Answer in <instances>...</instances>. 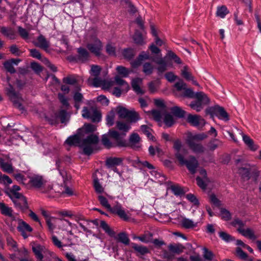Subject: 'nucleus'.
I'll return each instance as SVG.
<instances>
[{
  "label": "nucleus",
  "instance_id": "1",
  "mask_svg": "<svg viewBox=\"0 0 261 261\" xmlns=\"http://www.w3.org/2000/svg\"><path fill=\"white\" fill-rule=\"evenodd\" d=\"M125 134H120L118 132L111 129L107 134L101 136V144L107 149L119 147H124L127 145L124 138Z\"/></svg>",
  "mask_w": 261,
  "mask_h": 261
},
{
  "label": "nucleus",
  "instance_id": "2",
  "mask_svg": "<svg viewBox=\"0 0 261 261\" xmlns=\"http://www.w3.org/2000/svg\"><path fill=\"white\" fill-rule=\"evenodd\" d=\"M99 142V138L97 135L91 134L88 135L83 139L81 144V148L83 149V153L86 155H91L94 150L92 147L93 145H96Z\"/></svg>",
  "mask_w": 261,
  "mask_h": 261
},
{
  "label": "nucleus",
  "instance_id": "3",
  "mask_svg": "<svg viewBox=\"0 0 261 261\" xmlns=\"http://www.w3.org/2000/svg\"><path fill=\"white\" fill-rule=\"evenodd\" d=\"M29 184L35 189H41L43 193L52 192L53 188L51 185H46V181L43 177L39 175H34L30 177Z\"/></svg>",
  "mask_w": 261,
  "mask_h": 261
},
{
  "label": "nucleus",
  "instance_id": "4",
  "mask_svg": "<svg viewBox=\"0 0 261 261\" xmlns=\"http://www.w3.org/2000/svg\"><path fill=\"white\" fill-rule=\"evenodd\" d=\"M100 226L106 233L111 237H114L118 242L123 243L125 245H129L130 240L125 232H121L116 236L115 232L110 227L105 221H100Z\"/></svg>",
  "mask_w": 261,
  "mask_h": 261
},
{
  "label": "nucleus",
  "instance_id": "5",
  "mask_svg": "<svg viewBox=\"0 0 261 261\" xmlns=\"http://www.w3.org/2000/svg\"><path fill=\"white\" fill-rule=\"evenodd\" d=\"M185 155L177 154V161L181 166L185 165L192 174H195L199 165L197 160L193 155H190L188 159L187 160L185 159Z\"/></svg>",
  "mask_w": 261,
  "mask_h": 261
},
{
  "label": "nucleus",
  "instance_id": "6",
  "mask_svg": "<svg viewBox=\"0 0 261 261\" xmlns=\"http://www.w3.org/2000/svg\"><path fill=\"white\" fill-rule=\"evenodd\" d=\"M238 173L243 181H248L251 178L256 181L259 176L258 172L256 170L252 169L249 165L239 168Z\"/></svg>",
  "mask_w": 261,
  "mask_h": 261
},
{
  "label": "nucleus",
  "instance_id": "7",
  "mask_svg": "<svg viewBox=\"0 0 261 261\" xmlns=\"http://www.w3.org/2000/svg\"><path fill=\"white\" fill-rule=\"evenodd\" d=\"M205 113L206 114L210 115L211 117L216 116L219 119L225 121H227L229 120L228 114L223 107H220L219 105L208 107L205 110Z\"/></svg>",
  "mask_w": 261,
  "mask_h": 261
},
{
  "label": "nucleus",
  "instance_id": "8",
  "mask_svg": "<svg viewBox=\"0 0 261 261\" xmlns=\"http://www.w3.org/2000/svg\"><path fill=\"white\" fill-rule=\"evenodd\" d=\"M77 54L74 56H69L68 60L70 62L85 63L89 60L90 55L87 49L80 47L76 49Z\"/></svg>",
  "mask_w": 261,
  "mask_h": 261
},
{
  "label": "nucleus",
  "instance_id": "9",
  "mask_svg": "<svg viewBox=\"0 0 261 261\" xmlns=\"http://www.w3.org/2000/svg\"><path fill=\"white\" fill-rule=\"evenodd\" d=\"M15 207L22 213H25L29 209L27 198L21 193H15L14 196L10 197Z\"/></svg>",
  "mask_w": 261,
  "mask_h": 261
},
{
  "label": "nucleus",
  "instance_id": "10",
  "mask_svg": "<svg viewBox=\"0 0 261 261\" xmlns=\"http://www.w3.org/2000/svg\"><path fill=\"white\" fill-rule=\"evenodd\" d=\"M117 113L120 118L126 119L129 122H136L140 119L136 112L129 111L123 107H117Z\"/></svg>",
  "mask_w": 261,
  "mask_h": 261
},
{
  "label": "nucleus",
  "instance_id": "11",
  "mask_svg": "<svg viewBox=\"0 0 261 261\" xmlns=\"http://www.w3.org/2000/svg\"><path fill=\"white\" fill-rule=\"evenodd\" d=\"M7 94L15 107L20 110H23V107L20 102L19 93L16 92L12 86H10L7 89Z\"/></svg>",
  "mask_w": 261,
  "mask_h": 261
},
{
  "label": "nucleus",
  "instance_id": "12",
  "mask_svg": "<svg viewBox=\"0 0 261 261\" xmlns=\"http://www.w3.org/2000/svg\"><path fill=\"white\" fill-rule=\"evenodd\" d=\"M139 135L137 133H133L129 136L128 142L126 140L127 145L124 147H130L133 149L138 150L141 147Z\"/></svg>",
  "mask_w": 261,
  "mask_h": 261
},
{
  "label": "nucleus",
  "instance_id": "13",
  "mask_svg": "<svg viewBox=\"0 0 261 261\" xmlns=\"http://www.w3.org/2000/svg\"><path fill=\"white\" fill-rule=\"evenodd\" d=\"M84 118L90 119L92 122H98L101 120V114L96 110H94L91 114L87 107H85L82 111Z\"/></svg>",
  "mask_w": 261,
  "mask_h": 261
},
{
  "label": "nucleus",
  "instance_id": "14",
  "mask_svg": "<svg viewBox=\"0 0 261 261\" xmlns=\"http://www.w3.org/2000/svg\"><path fill=\"white\" fill-rule=\"evenodd\" d=\"M110 212L117 215L123 221H127L129 219V216L127 215L122 205L119 203H117V204L113 206Z\"/></svg>",
  "mask_w": 261,
  "mask_h": 261
},
{
  "label": "nucleus",
  "instance_id": "15",
  "mask_svg": "<svg viewBox=\"0 0 261 261\" xmlns=\"http://www.w3.org/2000/svg\"><path fill=\"white\" fill-rule=\"evenodd\" d=\"M187 121L191 125L196 127H202L205 124L204 119L197 115L189 114L187 116Z\"/></svg>",
  "mask_w": 261,
  "mask_h": 261
},
{
  "label": "nucleus",
  "instance_id": "16",
  "mask_svg": "<svg viewBox=\"0 0 261 261\" xmlns=\"http://www.w3.org/2000/svg\"><path fill=\"white\" fill-rule=\"evenodd\" d=\"M102 47V43L99 39H96L93 43H88L87 45L88 49L97 57L100 55Z\"/></svg>",
  "mask_w": 261,
  "mask_h": 261
},
{
  "label": "nucleus",
  "instance_id": "17",
  "mask_svg": "<svg viewBox=\"0 0 261 261\" xmlns=\"http://www.w3.org/2000/svg\"><path fill=\"white\" fill-rule=\"evenodd\" d=\"M17 229L24 239H27L28 237L27 232H32L33 231V228L22 219L18 220V225Z\"/></svg>",
  "mask_w": 261,
  "mask_h": 261
},
{
  "label": "nucleus",
  "instance_id": "18",
  "mask_svg": "<svg viewBox=\"0 0 261 261\" xmlns=\"http://www.w3.org/2000/svg\"><path fill=\"white\" fill-rule=\"evenodd\" d=\"M34 44L35 46L43 49L46 52H48V48L50 46L49 41L42 34L37 37L36 42H35Z\"/></svg>",
  "mask_w": 261,
  "mask_h": 261
},
{
  "label": "nucleus",
  "instance_id": "19",
  "mask_svg": "<svg viewBox=\"0 0 261 261\" xmlns=\"http://www.w3.org/2000/svg\"><path fill=\"white\" fill-rule=\"evenodd\" d=\"M82 136L77 133L76 134L69 136L65 141V143L67 144L70 146H79L81 147V144L82 143L81 138Z\"/></svg>",
  "mask_w": 261,
  "mask_h": 261
},
{
  "label": "nucleus",
  "instance_id": "20",
  "mask_svg": "<svg viewBox=\"0 0 261 261\" xmlns=\"http://www.w3.org/2000/svg\"><path fill=\"white\" fill-rule=\"evenodd\" d=\"M187 143L193 152L196 153H202L205 151V148L200 143H197L192 140H187Z\"/></svg>",
  "mask_w": 261,
  "mask_h": 261
},
{
  "label": "nucleus",
  "instance_id": "21",
  "mask_svg": "<svg viewBox=\"0 0 261 261\" xmlns=\"http://www.w3.org/2000/svg\"><path fill=\"white\" fill-rule=\"evenodd\" d=\"M0 212L2 215L11 218L12 220H15V217L13 214V211L12 207L8 206L4 202H0Z\"/></svg>",
  "mask_w": 261,
  "mask_h": 261
},
{
  "label": "nucleus",
  "instance_id": "22",
  "mask_svg": "<svg viewBox=\"0 0 261 261\" xmlns=\"http://www.w3.org/2000/svg\"><path fill=\"white\" fill-rule=\"evenodd\" d=\"M96 130V127L91 123H85L83 126L77 129L78 133L80 134L82 137L86 134H93Z\"/></svg>",
  "mask_w": 261,
  "mask_h": 261
},
{
  "label": "nucleus",
  "instance_id": "23",
  "mask_svg": "<svg viewBox=\"0 0 261 261\" xmlns=\"http://www.w3.org/2000/svg\"><path fill=\"white\" fill-rule=\"evenodd\" d=\"M45 248L44 246L37 244L32 247L33 252L34 253L37 261H44L43 260L44 256L43 253L45 252Z\"/></svg>",
  "mask_w": 261,
  "mask_h": 261
},
{
  "label": "nucleus",
  "instance_id": "24",
  "mask_svg": "<svg viewBox=\"0 0 261 261\" xmlns=\"http://www.w3.org/2000/svg\"><path fill=\"white\" fill-rule=\"evenodd\" d=\"M154 62L159 65L156 68L159 75H162L167 70V63L163 58L156 57V59L154 60Z\"/></svg>",
  "mask_w": 261,
  "mask_h": 261
},
{
  "label": "nucleus",
  "instance_id": "25",
  "mask_svg": "<svg viewBox=\"0 0 261 261\" xmlns=\"http://www.w3.org/2000/svg\"><path fill=\"white\" fill-rule=\"evenodd\" d=\"M0 32L5 37L11 40H14L16 39V32L11 27H2L0 28Z\"/></svg>",
  "mask_w": 261,
  "mask_h": 261
},
{
  "label": "nucleus",
  "instance_id": "26",
  "mask_svg": "<svg viewBox=\"0 0 261 261\" xmlns=\"http://www.w3.org/2000/svg\"><path fill=\"white\" fill-rule=\"evenodd\" d=\"M242 134L243 140L248 148L251 151H254L256 150L258 146L254 143L253 140L249 136L243 133H242Z\"/></svg>",
  "mask_w": 261,
  "mask_h": 261
},
{
  "label": "nucleus",
  "instance_id": "27",
  "mask_svg": "<svg viewBox=\"0 0 261 261\" xmlns=\"http://www.w3.org/2000/svg\"><path fill=\"white\" fill-rule=\"evenodd\" d=\"M123 159L120 158L110 157L106 161V165L108 168H112L122 163Z\"/></svg>",
  "mask_w": 261,
  "mask_h": 261
},
{
  "label": "nucleus",
  "instance_id": "28",
  "mask_svg": "<svg viewBox=\"0 0 261 261\" xmlns=\"http://www.w3.org/2000/svg\"><path fill=\"white\" fill-rule=\"evenodd\" d=\"M237 231L243 236L248 238L249 239L254 240L257 238L256 236L254 234V231L250 228H247V229H237Z\"/></svg>",
  "mask_w": 261,
  "mask_h": 261
},
{
  "label": "nucleus",
  "instance_id": "29",
  "mask_svg": "<svg viewBox=\"0 0 261 261\" xmlns=\"http://www.w3.org/2000/svg\"><path fill=\"white\" fill-rule=\"evenodd\" d=\"M116 128L120 131L122 132L120 134H125L128 132L131 128L129 122H124L121 121H117L116 123Z\"/></svg>",
  "mask_w": 261,
  "mask_h": 261
},
{
  "label": "nucleus",
  "instance_id": "30",
  "mask_svg": "<svg viewBox=\"0 0 261 261\" xmlns=\"http://www.w3.org/2000/svg\"><path fill=\"white\" fill-rule=\"evenodd\" d=\"M169 251L173 254H180L181 253L185 247L181 244H170L168 246Z\"/></svg>",
  "mask_w": 261,
  "mask_h": 261
},
{
  "label": "nucleus",
  "instance_id": "31",
  "mask_svg": "<svg viewBox=\"0 0 261 261\" xmlns=\"http://www.w3.org/2000/svg\"><path fill=\"white\" fill-rule=\"evenodd\" d=\"M181 143L180 140H176L174 142L173 148L175 150V156L177 159V154L186 155L187 153V150L185 148L181 149Z\"/></svg>",
  "mask_w": 261,
  "mask_h": 261
},
{
  "label": "nucleus",
  "instance_id": "32",
  "mask_svg": "<svg viewBox=\"0 0 261 261\" xmlns=\"http://www.w3.org/2000/svg\"><path fill=\"white\" fill-rule=\"evenodd\" d=\"M194 98H195L196 100L204 106L207 105L210 102L209 98L203 92H196Z\"/></svg>",
  "mask_w": 261,
  "mask_h": 261
},
{
  "label": "nucleus",
  "instance_id": "33",
  "mask_svg": "<svg viewBox=\"0 0 261 261\" xmlns=\"http://www.w3.org/2000/svg\"><path fill=\"white\" fill-rule=\"evenodd\" d=\"M92 85L95 87H99L102 86L109 88L110 86L109 83L102 80L99 76H95L92 79Z\"/></svg>",
  "mask_w": 261,
  "mask_h": 261
},
{
  "label": "nucleus",
  "instance_id": "34",
  "mask_svg": "<svg viewBox=\"0 0 261 261\" xmlns=\"http://www.w3.org/2000/svg\"><path fill=\"white\" fill-rule=\"evenodd\" d=\"M140 82H141V80L139 78L133 80L132 82V87L133 90L137 94L142 95L144 93V92L139 86Z\"/></svg>",
  "mask_w": 261,
  "mask_h": 261
},
{
  "label": "nucleus",
  "instance_id": "35",
  "mask_svg": "<svg viewBox=\"0 0 261 261\" xmlns=\"http://www.w3.org/2000/svg\"><path fill=\"white\" fill-rule=\"evenodd\" d=\"M131 246L136 252L139 253L141 255H145L149 252L146 246L138 245L135 243H132Z\"/></svg>",
  "mask_w": 261,
  "mask_h": 261
},
{
  "label": "nucleus",
  "instance_id": "36",
  "mask_svg": "<svg viewBox=\"0 0 261 261\" xmlns=\"http://www.w3.org/2000/svg\"><path fill=\"white\" fill-rule=\"evenodd\" d=\"M170 110L174 116L179 118H184L186 113L185 111L182 110L178 106L173 107Z\"/></svg>",
  "mask_w": 261,
  "mask_h": 261
},
{
  "label": "nucleus",
  "instance_id": "37",
  "mask_svg": "<svg viewBox=\"0 0 261 261\" xmlns=\"http://www.w3.org/2000/svg\"><path fill=\"white\" fill-rule=\"evenodd\" d=\"M222 144V142L221 141L214 139L208 143L207 146L210 150L214 151Z\"/></svg>",
  "mask_w": 261,
  "mask_h": 261
},
{
  "label": "nucleus",
  "instance_id": "38",
  "mask_svg": "<svg viewBox=\"0 0 261 261\" xmlns=\"http://www.w3.org/2000/svg\"><path fill=\"white\" fill-rule=\"evenodd\" d=\"M170 189L172 193L176 196H182L186 193L183 188L178 185H172L170 187Z\"/></svg>",
  "mask_w": 261,
  "mask_h": 261
},
{
  "label": "nucleus",
  "instance_id": "39",
  "mask_svg": "<svg viewBox=\"0 0 261 261\" xmlns=\"http://www.w3.org/2000/svg\"><path fill=\"white\" fill-rule=\"evenodd\" d=\"M229 13L227 7L223 5L221 7H218L216 12V15L222 18H223Z\"/></svg>",
  "mask_w": 261,
  "mask_h": 261
},
{
  "label": "nucleus",
  "instance_id": "40",
  "mask_svg": "<svg viewBox=\"0 0 261 261\" xmlns=\"http://www.w3.org/2000/svg\"><path fill=\"white\" fill-rule=\"evenodd\" d=\"M97 199L100 204L103 207L107 208L110 212L112 210V207L109 203L108 199L101 195L97 196Z\"/></svg>",
  "mask_w": 261,
  "mask_h": 261
},
{
  "label": "nucleus",
  "instance_id": "41",
  "mask_svg": "<svg viewBox=\"0 0 261 261\" xmlns=\"http://www.w3.org/2000/svg\"><path fill=\"white\" fill-rule=\"evenodd\" d=\"M133 39L134 42L138 44L143 45L144 42L142 33L138 30H136L134 35Z\"/></svg>",
  "mask_w": 261,
  "mask_h": 261
},
{
  "label": "nucleus",
  "instance_id": "42",
  "mask_svg": "<svg viewBox=\"0 0 261 261\" xmlns=\"http://www.w3.org/2000/svg\"><path fill=\"white\" fill-rule=\"evenodd\" d=\"M219 237L224 241L225 242L228 243L235 240L234 237L230 235L229 234L224 232L220 231L219 232Z\"/></svg>",
  "mask_w": 261,
  "mask_h": 261
},
{
  "label": "nucleus",
  "instance_id": "43",
  "mask_svg": "<svg viewBox=\"0 0 261 261\" xmlns=\"http://www.w3.org/2000/svg\"><path fill=\"white\" fill-rule=\"evenodd\" d=\"M93 187L96 193L97 194H101L104 192V188L100 184L97 178H96L93 180Z\"/></svg>",
  "mask_w": 261,
  "mask_h": 261
},
{
  "label": "nucleus",
  "instance_id": "44",
  "mask_svg": "<svg viewBox=\"0 0 261 261\" xmlns=\"http://www.w3.org/2000/svg\"><path fill=\"white\" fill-rule=\"evenodd\" d=\"M153 66L151 63L146 62L143 64V71L146 75H149L151 74L153 72Z\"/></svg>",
  "mask_w": 261,
  "mask_h": 261
},
{
  "label": "nucleus",
  "instance_id": "45",
  "mask_svg": "<svg viewBox=\"0 0 261 261\" xmlns=\"http://www.w3.org/2000/svg\"><path fill=\"white\" fill-rule=\"evenodd\" d=\"M3 65L7 72H9L11 74H13L16 72L15 69L13 67L12 63L9 60H7L4 62Z\"/></svg>",
  "mask_w": 261,
  "mask_h": 261
},
{
  "label": "nucleus",
  "instance_id": "46",
  "mask_svg": "<svg viewBox=\"0 0 261 261\" xmlns=\"http://www.w3.org/2000/svg\"><path fill=\"white\" fill-rule=\"evenodd\" d=\"M63 82L66 84L75 85L77 83V80L74 75H69L63 79Z\"/></svg>",
  "mask_w": 261,
  "mask_h": 261
},
{
  "label": "nucleus",
  "instance_id": "47",
  "mask_svg": "<svg viewBox=\"0 0 261 261\" xmlns=\"http://www.w3.org/2000/svg\"><path fill=\"white\" fill-rule=\"evenodd\" d=\"M101 70V67L96 65H92L91 66V70L90 73L93 76H99Z\"/></svg>",
  "mask_w": 261,
  "mask_h": 261
},
{
  "label": "nucleus",
  "instance_id": "48",
  "mask_svg": "<svg viewBox=\"0 0 261 261\" xmlns=\"http://www.w3.org/2000/svg\"><path fill=\"white\" fill-rule=\"evenodd\" d=\"M181 222L182 226L187 229L193 228L196 226L191 220L186 218H183Z\"/></svg>",
  "mask_w": 261,
  "mask_h": 261
},
{
  "label": "nucleus",
  "instance_id": "49",
  "mask_svg": "<svg viewBox=\"0 0 261 261\" xmlns=\"http://www.w3.org/2000/svg\"><path fill=\"white\" fill-rule=\"evenodd\" d=\"M115 113L113 111H110L106 116L107 124L112 126L114 124Z\"/></svg>",
  "mask_w": 261,
  "mask_h": 261
},
{
  "label": "nucleus",
  "instance_id": "50",
  "mask_svg": "<svg viewBox=\"0 0 261 261\" xmlns=\"http://www.w3.org/2000/svg\"><path fill=\"white\" fill-rule=\"evenodd\" d=\"M189 106L192 109L198 112H200L204 106V105L196 100L192 101Z\"/></svg>",
  "mask_w": 261,
  "mask_h": 261
},
{
  "label": "nucleus",
  "instance_id": "51",
  "mask_svg": "<svg viewBox=\"0 0 261 261\" xmlns=\"http://www.w3.org/2000/svg\"><path fill=\"white\" fill-rule=\"evenodd\" d=\"M138 57L142 62L144 60H150L154 62V60L156 59L157 57L150 56L148 52L142 51L138 56Z\"/></svg>",
  "mask_w": 261,
  "mask_h": 261
},
{
  "label": "nucleus",
  "instance_id": "52",
  "mask_svg": "<svg viewBox=\"0 0 261 261\" xmlns=\"http://www.w3.org/2000/svg\"><path fill=\"white\" fill-rule=\"evenodd\" d=\"M164 122L168 127H171L172 126L174 123V120L172 116L169 113L165 114L164 119Z\"/></svg>",
  "mask_w": 261,
  "mask_h": 261
},
{
  "label": "nucleus",
  "instance_id": "53",
  "mask_svg": "<svg viewBox=\"0 0 261 261\" xmlns=\"http://www.w3.org/2000/svg\"><path fill=\"white\" fill-rule=\"evenodd\" d=\"M140 128L142 133L145 135H146L148 138H149L150 140H153L154 137L150 132V127H149L146 125H142L140 127Z\"/></svg>",
  "mask_w": 261,
  "mask_h": 261
},
{
  "label": "nucleus",
  "instance_id": "54",
  "mask_svg": "<svg viewBox=\"0 0 261 261\" xmlns=\"http://www.w3.org/2000/svg\"><path fill=\"white\" fill-rule=\"evenodd\" d=\"M116 70L119 74L121 75L122 77H124L128 76L129 74V71L128 69L122 66H118L116 67Z\"/></svg>",
  "mask_w": 261,
  "mask_h": 261
},
{
  "label": "nucleus",
  "instance_id": "55",
  "mask_svg": "<svg viewBox=\"0 0 261 261\" xmlns=\"http://www.w3.org/2000/svg\"><path fill=\"white\" fill-rule=\"evenodd\" d=\"M181 75L187 81H193L194 77L192 74L188 71L187 66H184L183 69L181 70Z\"/></svg>",
  "mask_w": 261,
  "mask_h": 261
},
{
  "label": "nucleus",
  "instance_id": "56",
  "mask_svg": "<svg viewBox=\"0 0 261 261\" xmlns=\"http://www.w3.org/2000/svg\"><path fill=\"white\" fill-rule=\"evenodd\" d=\"M246 224V222L245 221H242L240 219L238 218H236L234 219L233 221L231 222V225L234 227H237L238 226V229L243 228Z\"/></svg>",
  "mask_w": 261,
  "mask_h": 261
},
{
  "label": "nucleus",
  "instance_id": "57",
  "mask_svg": "<svg viewBox=\"0 0 261 261\" xmlns=\"http://www.w3.org/2000/svg\"><path fill=\"white\" fill-rule=\"evenodd\" d=\"M187 199L195 206H199L200 203L197 197L193 194L189 193L186 195Z\"/></svg>",
  "mask_w": 261,
  "mask_h": 261
},
{
  "label": "nucleus",
  "instance_id": "58",
  "mask_svg": "<svg viewBox=\"0 0 261 261\" xmlns=\"http://www.w3.org/2000/svg\"><path fill=\"white\" fill-rule=\"evenodd\" d=\"M206 138V135L204 134H197L190 137H188L187 140H192L195 142L196 141H201Z\"/></svg>",
  "mask_w": 261,
  "mask_h": 261
},
{
  "label": "nucleus",
  "instance_id": "59",
  "mask_svg": "<svg viewBox=\"0 0 261 261\" xmlns=\"http://www.w3.org/2000/svg\"><path fill=\"white\" fill-rule=\"evenodd\" d=\"M115 81L117 85L124 86L126 91H127L129 89V87L127 82L122 79H121L119 76H115Z\"/></svg>",
  "mask_w": 261,
  "mask_h": 261
},
{
  "label": "nucleus",
  "instance_id": "60",
  "mask_svg": "<svg viewBox=\"0 0 261 261\" xmlns=\"http://www.w3.org/2000/svg\"><path fill=\"white\" fill-rule=\"evenodd\" d=\"M210 202L217 207H219L221 205V201L217 198L214 194H212L210 195Z\"/></svg>",
  "mask_w": 261,
  "mask_h": 261
},
{
  "label": "nucleus",
  "instance_id": "61",
  "mask_svg": "<svg viewBox=\"0 0 261 261\" xmlns=\"http://www.w3.org/2000/svg\"><path fill=\"white\" fill-rule=\"evenodd\" d=\"M122 54L124 58L129 60L132 59L134 56L133 49L130 48L124 49Z\"/></svg>",
  "mask_w": 261,
  "mask_h": 261
},
{
  "label": "nucleus",
  "instance_id": "62",
  "mask_svg": "<svg viewBox=\"0 0 261 261\" xmlns=\"http://www.w3.org/2000/svg\"><path fill=\"white\" fill-rule=\"evenodd\" d=\"M29 51L30 53V56L32 57L42 61L41 54L38 49L36 48H33L29 49Z\"/></svg>",
  "mask_w": 261,
  "mask_h": 261
},
{
  "label": "nucleus",
  "instance_id": "63",
  "mask_svg": "<svg viewBox=\"0 0 261 261\" xmlns=\"http://www.w3.org/2000/svg\"><path fill=\"white\" fill-rule=\"evenodd\" d=\"M214 254L213 253L209 250L208 249L206 248H204L203 249V257L208 260L211 261L212 260L213 257H214Z\"/></svg>",
  "mask_w": 261,
  "mask_h": 261
},
{
  "label": "nucleus",
  "instance_id": "64",
  "mask_svg": "<svg viewBox=\"0 0 261 261\" xmlns=\"http://www.w3.org/2000/svg\"><path fill=\"white\" fill-rule=\"evenodd\" d=\"M9 50L11 54L16 56H20L22 54V52L16 44L11 45L9 47Z\"/></svg>",
  "mask_w": 261,
  "mask_h": 261
}]
</instances>
